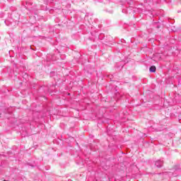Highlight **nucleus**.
I'll use <instances>...</instances> for the list:
<instances>
[{
    "label": "nucleus",
    "mask_w": 181,
    "mask_h": 181,
    "mask_svg": "<svg viewBox=\"0 0 181 181\" xmlns=\"http://www.w3.org/2000/svg\"><path fill=\"white\" fill-rule=\"evenodd\" d=\"M157 168H162L163 166V161L158 160L155 163Z\"/></svg>",
    "instance_id": "1"
},
{
    "label": "nucleus",
    "mask_w": 181,
    "mask_h": 181,
    "mask_svg": "<svg viewBox=\"0 0 181 181\" xmlns=\"http://www.w3.org/2000/svg\"><path fill=\"white\" fill-rule=\"evenodd\" d=\"M150 71L151 73H155L156 71V66H152L150 67Z\"/></svg>",
    "instance_id": "2"
}]
</instances>
